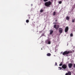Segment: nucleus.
Segmentation results:
<instances>
[{
  "instance_id": "20e7f679",
  "label": "nucleus",
  "mask_w": 75,
  "mask_h": 75,
  "mask_svg": "<svg viewBox=\"0 0 75 75\" xmlns=\"http://www.w3.org/2000/svg\"><path fill=\"white\" fill-rule=\"evenodd\" d=\"M54 28H56V30H58L59 28V25H54Z\"/></svg>"
},
{
  "instance_id": "aec40b11",
  "label": "nucleus",
  "mask_w": 75,
  "mask_h": 75,
  "mask_svg": "<svg viewBox=\"0 0 75 75\" xmlns=\"http://www.w3.org/2000/svg\"><path fill=\"white\" fill-rule=\"evenodd\" d=\"M51 44V42L49 41L48 42V44Z\"/></svg>"
},
{
  "instance_id": "9b49d317",
  "label": "nucleus",
  "mask_w": 75,
  "mask_h": 75,
  "mask_svg": "<svg viewBox=\"0 0 75 75\" xmlns=\"http://www.w3.org/2000/svg\"><path fill=\"white\" fill-rule=\"evenodd\" d=\"M70 18L68 16H67V17H66V20H68V21H69V20Z\"/></svg>"
},
{
  "instance_id": "4468645a",
  "label": "nucleus",
  "mask_w": 75,
  "mask_h": 75,
  "mask_svg": "<svg viewBox=\"0 0 75 75\" xmlns=\"http://www.w3.org/2000/svg\"><path fill=\"white\" fill-rule=\"evenodd\" d=\"M53 14V16H55L56 14V12H54Z\"/></svg>"
},
{
  "instance_id": "393cba45",
  "label": "nucleus",
  "mask_w": 75,
  "mask_h": 75,
  "mask_svg": "<svg viewBox=\"0 0 75 75\" xmlns=\"http://www.w3.org/2000/svg\"><path fill=\"white\" fill-rule=\"evenodd\" d=\"M74 68H75V64L74 65Z\"/></svg>"
},
{
  "instance_id": "6e6552de",
  "label": "nucleus",
  "mask_w": 75,
  "mask_h": 75,
  "mask_svg": "<svg viewBox=\"0 0 75 75\" xmlns=\"http://www.w3.org/2000/svg\"><path fill=\"white\" fill-rule=\"evenodd\" d=\"M65 75H71V72L68 71V73H67L65 74Z\"/></svg>"
},
{
  "instance_id": "f257e3e1",
  "label": "nucleus",
  "mask_w": 75,
  "mask_h": 75,
  "mask_svg": "<svg viewBox=\"0 0 75 75\" xmlns=\"http://www.w3.org/2000/svg\"><path fill=\"white\" fill-rule=\"evenodd\" d=\"M51 2L50 1H48L45 3V5L47 7H51Z\"/></svg>"
},
{
  "instance_id": "9d476101",
  "label": "nucleus",
  "mask_w": 75,
  "mask_h": 75,
  "mask_svg": "<svg viewBox=\"0 0 75 75\" xmlns=\"http://www.w3.org/2000/svg\"><path fill=\"white\" fill-rule=\"evenodd\" d=\"M47 56H48V57H50L51 55V54L50 53H48L47 54Z\"/></svg>"
},
{
  "instance_id": "5701e85b",
  "label": "nucleus",
  "mask_w": 75,
  "mask_h": 75,
  "mask_svg": "<svg viewBox=\"0 0 75 75\" xmlns=\"http://www.w3.org/2000/svg\"><path fill=\"white\" fill-rule=\"evenodd\" d=\"M55 66H57V63L56 62L55 63Z\"/></svg>"
},
{
  "instance_id": "412c9836",
  "label": "nucleus",
  "mask_w": 75,
  "mask_h": 75,
  "mask_svg": "<svg viewBox=\"0 0 75 75\" xmlns=\"http://www.w3.org/2000/svg\"><path fill=\"white\" fill-rule=\"evenodd\" d=\"M59 4H61V3H62V1H59Z\"/></svg>"
},
{
  "instance_id": "39448f33",
  "label": "nucleus",
  "mask_w": 75,
  "mask_h": 75,
  "mask_svg": "<svg viewBox=\"0 0 75 75\" xmlns=\"http://www.w3.org/2000/svg\"><path fill=\"white\" fill-rule=\"evenodd\" d=\"M69 30V28L68 27H66L65 29V33H67L68 31V30Z\"/></svg>"
},
{
  "instance_id": "a211bd4d",
  "label": "nucleus",
  "mask_w": 75,
  "mask_h": 75,
  "mask_svg": "<svg viewBox=\"0 0 75 75\" xmlns=\"http://www.w3.org/2000/svg\"><path fill=\"white\" fill-rule=\"evenodd\" d=\"M26 23H29V20H26Z\"/></svg>"
},
{
  "instance_id": "2eb2a0df",
  "label": "nucleus",
  "mask_w": 75,
  "mask_h": 75,
  "mask_svg": "<svg viewBox=\"0 0 75 75\" xmlns=\"http://www.w3.org/2000/svg\"><path fill=\"white\" fill-rule=\"evenodd\" d=\"M58 68H59V70H61V69H62V68H61V67H58Z\"/></svg>"
},
{
  "instance_id": "7ed1b4c3",
  "label": "nucleus",
  "mask_w": 75,
  "mask_h": 75,
  "mask_svg": "<svg viewBox=\"0 0 75 75\" xmlns=\"http://www.w3.org/2000/svg\"><path fill=\"white\" fill-rule=\"evenodd\" d=\"M62 67L63 69H67V65L65 64H64L62 65Z\"/></svg>"
},
{
  "instance_id": "dca6fc26",
  "label": "nucleus",
  "mask_w": 75,
  "mask_h": 75,
  "mask_svg": "<svg viewBox=\"0 0 75 75\" xmlns=\"http://www.w3.org/2000/svg\"><path fill=\"white\" fill-rule=\"evenodd\" d=\"M72 23H74L75 22V20L74 19H73L72 21Z\"/></svg>"
},
{
  "instance_id": "6ab92c4d",
  "label": "nucleus",
  "mask_w": 75,
  "mask_h": 75,
  "mask_svg": "<svg viewBox=\"0 0 75 75\" xmlns=\"http://www.w3.org/2000/svg\"><path fill=\"white\" fill-rule=\"evenodd\" d=\"M44 2H46V1H48V0H43Z\"/></svg>"
},
{
  "instance_id": "a878e982",
  "label": "nucleus",
  "mask_w": 75,
  "mask_h": 75,
  "mask_svg": "<svg viewBox=\"0 0 75 75\" xmlns=\"http://www.w3.org/2000/svg\"><path fill=\"white\" fill-rule=\"evenodd\" d=\"M55 22H57V20H56L55 21Z\"/></svg>"
},
{
  "instance_id": "1a4fd4ad",
  "label": "nucleus",
  "mask_w": 75,
  "mask_h": 75,
  "mask_svg": "<svg viewBox=\"0 0 75 75\" xmlns=\"http://www.w3.org/2000/svg\"><path fill=\"white\" fill-rule=\"evenodd\" d=\"M50 35L52 34V33H53V31L52 30H50Z\"/></svg>"
},
{
  "instance_id": "cd10ccee",
  "label": "nucleus",
  "mask_w": 75,
  "mask_h": 75,
  "mask_svg": "<svg viewBox=\"0 0 75 75\" xmlns=\"http://www.w3.org/2000/svg\"><path fill=\"white\" fill-rule=\"evenodd\" d=\"M41 50H42V49H41Z\"/></svg>"
},
{
  "instance_id": "ddd939ff",
  "label": "nucleus",
  "mask_w": 75,
  "mask_h": 75,
  "mask_svg": "<svg viewBox=\"0 0 75 75\" xmlns=\"http://www.w3.org/2000/svg\"><path fill=\"white\" fill-rule=\"evenodd\" d=\"M43 11H44V10L42 9H41V10L40 11V13H42V12Z\"/></svg>"
},
{
  "instance_id": "f8f14e48",
  "label": "nucleus",
  "mask_w": 75,
  "mask_h": 75,
  "mask_svg": "<svg viewBox=\"0 0 75 75\" xmlns=\"http://www.w3.org/2000/svg\"><path fill=\"white\" fill-rule=\"evenodd\" d=\"M62 62H61V63L59 64V66H62Z\"/></svg>"
},
{
  "instance_id": "f3484780",
  "label": "nucleus",
  "mask_w": 75,
  "mask_h": 75,
  "mask_svg": "<svg viewBox=\"0 0 75 75\" xmlns=\"http://www.w3.org/2000/svg\"><path fill=\"white\" fill-rule=\"evenodd\" d=\"M70 37H73V34H72V33H71L70 34Z\"/></svg>"
},
{
  "instance_id": "f03ea898",
  "label": "nucleus",
  "mask_w": 75,
  "mask_h": 75,
  "mask_svg": "<svg viewBox=\"0 0 75 75\" xmlns=\"http://www.w3.org/2000/svg\"><path fill=\"white\" fill-rule=\"evenodd\" d=\"M72 52L71 51H66L64 52L63 53V55H68L69 54L71 53Z\"/></svg>"
},
{
  "instance_id": "b1692460",
  "label": "nucleus",
  "mask_w": 75,
  "mask_h": 75,
  "mask_svg": "<svg viewBox=\"0 0 75 75\" xmlns=\"http://www.w3.org/2000/svg\"><path fill=\"white\" fill-rule=\"evenodd\" d=\"M54 24H57V23L56 22H54V23H53Z\"/></svg>"
},
{
  "instance_id": "0eeeda50",
  "label": "nucleus",
  "mask_w": 75,
  "mask_h": 75,
  "mask_svg": "<svg viewBox=\"0 0 75 75\" xmlns=\"http://www.w3.org/2000/svg\"><path fill=\"white\" fill-rule=\"evenodd\" d=\"M72 65H73L71 63H69L68 64V66L69 68H72Z\"/></svg>"
},
{
  "instance_id": "4be33fe9",
  "label": "nucleus",
  "mask_w": 75,
  "mask_h": 75,
  "mask_svg": "<svg viewBox=\"0 0 75 75\" xmlns=\"http://www.w3.org/2000/svg\"><path fill=\"white\" fill-rule=\"evenodd\" d=\"M28 16H29V18H30V15H28Z\"/></svg>"
},
{
  "instance_id": "bb28decb",
  "label": "nucleus",
  "mask_w": 75,
  "mask_h": 75,
  "mask_svg": "<svg viewBox=\"0 0 75 75\" xmlns=\"http://www.w3.org/2000/svg\"><path fill=\"white\" fill-rule=\"evenodd\" d=\"M42 36H43V35H41V36L42 37Z\"/></svg>"
},
{
  "instance_id": "423d86ee",
  "label": "nucleus",
  "mask_w": 75,
  "mask_h": 75,
  "mask_svg": "<svg viewBox=\"0 0 75 75\" xmlns=\"http://www.w3.org/2000/svg\"><path fill=\"white\" fill-rule=\"evenodd\" d=\"M63 31L62 28H59V32L60 33V34H61L62 33V31Z\"/></svg>"
}]
</instances>
